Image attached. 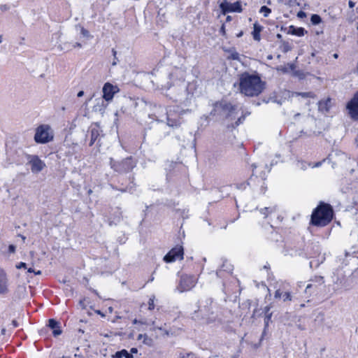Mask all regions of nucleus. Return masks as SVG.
Listing matches in <instances>:
<instances>
[{
	"label": "nucleus",
	"instance_id": "1",
	"mask_svg": "<svg viewBox=\"0 0 358 358\" xmlns=\"http://www.w3.org/2000/svg\"><path fill=\"white\" fill-rule=\"evenodd\" d=\"M238 86L240 93L246 96H257L265 89L266 82L263 81L259 73H250L245 71L239 76L238 83L234 86Z\"/></svg>",
	"mask_w": 358,
	"mask_h": 358
},
{
	"label": "nucleus",
	"instance_id": "2",
	"mask_svg": "<svg viewBox=\"0 0 358 358\" xmlns=\"http://www.w3.org/2000/svg\"><path fill=\"white\" fill-rule=\"evenodd\" d=\"M185 113V110H180L178 108L176 109H169L166 111V124L163 122V120L159 121L157 119V122L154 125V129L156 132L157 137L159 139L165 138L169 134V131H166V127L177 128L183 122L181 115Z\"/></svg>",
	"mask_w": 358,
	"mask_h": 358
},
{
	"label": "nucleus",
	"instance_id": "3",
	"mask_svg": "<svg viewBox=\"0 0 358 358\" xmlns=\"http://www.w3.org/2000/svg\"><path fill=\"white\" fill-rule=\"evenodd\" d=\"M285 255L292 257H301L312 258L318 254V250H315L313 243H306L303 239L294 243H287L283 250Z\"/></svg>",
	"mask_w": 358,
	"mask_h": 358
},
{
	"label": "nucleus",
	"instance_id": "4",
	"mask_svg": "<svg viewBox=\"0 0 358 358\" xmlns=\"http://www.w3.org/2000/svg\"><path fill=\"white\" fill-rule=\"evenodd\" d=\"M213 299L206 298L197 303L198 309L192 314V318L203 324H211L216 321L217 315L213 310Z\"/></svg>",
	"mask_w": 358,
	"mask_h": 358
},
{
	"label": "nucleus",
	"instance_id": "5",
	"mask_svg": "<svg viewBox=\"0 0 358 358\" xmlns=\"http://www.w3.org/2000/svg\"><path fill=\"white\" fill-rule=\"evenodd\" d=\"M334 216L332 206L329 203L320 201L312 213L310 223L315 227H325L332 221Z\"/></svg>",
	"mask_w": 358,
	"mask_h": 358
},
{
	"label": "nucleus",
	"instance_id": "6",
	"mask_svg": "<svg viewBox=\"0 0 358 358\" xmlns=\"http://www.w3.org/2000/svg\"><path fill=\"white\" fill-rule=\"evenodd\" d=\"M198 80H194L192 82L185 84V82H182L178 85V87H173L171 92H174L176 90L180 91V94L173 97V101L180 104L187 106L189 103L191 98L194 95H198L199 88Z\"/></svg>",
	"mask_w": 358,
	"mask_h": 358
},
{
	"label": "nucleus",
	"instance_id": "7",
	"mask_svg": "<svg viewBox=\"0 0 358 358\" xmlns=\"http://www.w3.org/2000/svg\"><path fill=\"white\" fill-rule=\"evenodd\" d=\"M212 106L209 115L215 117L217 120L232 119L237 108L236 105L224 99L214 102Z\"/></svg>",
	"mask_w": 358,
	"mask_h": 358
},
{
	"label": "nucleus",
	"instance_id": "8",
	"mask_svg": "<svg viewBox=\"0 0 358 358\" xmlns=\"http://www.w3.org/2000/svg\"><path fill=\"white\" fill-rule=\"evenodd\" d=\"M136 160L131 156L121 160H115L113 157L109 158L110 167L119 174L130 173L136 167Z\"/></svg>",
	"mask_w": 358,
	"mask_h": 358
},
{
	"label": "nucleus",
	"instance_id": "9",
	"mask_svg": "<svg viewBox=\"0 0 358 358\" xmlns=\"http://www.w3.org/2000/svg\"><path fill=\"white\" fill-rule=\"evenodd\" d=\"M50 127L48 124H41L36 129L34 141L36 143L45 144L53 140V135L50 133Z\"/></svg>",
	"mask_w": 358,
	"mask_h": 358
},
{
	"label": "nucleus",
	"instance_id": "10",
	"mask_svg": "<svg viewBox=\"0 0 358 358\" xmlns=\"http://www.w3.org/2000/svg\"><path fill=\"white\" fill-rule=\"evenodd\" d=\"M345 108L350 119L354 122H358V90L347 102Z\"/></svg>",
	"mask_w": 358,
	"mask_h": 358
},
{
	"label": "nucleus",
	"instance_id": "11",
	"mask_svg": "<svg viewBox=\"0 0 358 358\" xmlns=\"http://www.w3.org/2000/svg\"><path fill=\"white\" fill-rule=\"evenodd\" d=\"M196 285V278L194 275L182 274L180 276L176 290L182 293L192 289Z\"/></svg>",
	"mask_w": 358,
	"mask_h": 358
},
{
	"label": "nucleus",
	"instance_id": "12",
	"mask_svg": "<svg viewBox=\"0 0 358 358\" xmlns=\"http://www.w3.org/2000/svg\"><path fill=\"white\" fill-rule=\"evenodd\" d=\"M219 7L222 15H226L229 13H241L243 11L241 1H236L231 3L224 0L220 3Z\"/></svg>",
	"mask_w": 358,
	"mask_h": 358
},
{
	"label": "nucleus",
	"instance_id": "13",
	"mask_svg": "<svg viewBox=\"0 0 358 358\" xmlns=\"http://www.w3.org/2000/svg\"><path fill=\"white\" fill-rule=\"evenodd\" d=\"M29 156V155L27 154L23 149L18 148L8 154V159L11 163L22 165L28 159Z\"/></svg>",
	"mask_w": 358,
	"mask_h": 358
},
{
	"label": "nucleus",
	"instance_id": "14",
	"mask_svg": "<svg viewBox=\"0 0 358 358\" xmlns=\"http://www.w3.org/2000/svg\"><path fill=\"white\" fill-rule=\"evenodd\" d=\"M184 256V250L182 246H176L173 248L164 257V261L166 263H172L176 259H182Z\"/></svg>",
	"mask_w": 358,
	"mask_h": 358
},
{
	"label": "nucleus",
	"instance_id": "15",
	"mask_svg": "<svg viewBox=\"0 0 358 358\" xmlns=\"http://www.w3.org/2000/svg\"><path fill=\"white\" fill-rule=\"evenodd\" d=\"M27 161L28 164L31 166V172L34 173H38L42 171L46 166L45 162L36 155H29Z\"/></svg>",
	"mask_w": 358,
	"mask_h": 358
},
{
	"label": "nucleus",
	"instance_id": "16",
	"mask_svg": "<svg viewBox=\"0 0 358 358\" xmlns=\"http://www.w3.org/2000/svg\"><path fill=\"white\" fill-rule=\"evenodd\" d=\"M119 88L117 85L107 82L106 83L102 89L103 96L102 99L106 101H110L113 99L114 95L119 92Z\"/></svg>",
	"mask_w": 358,
	"mask_h": 358
},
{
	"label": "nucleus",
	"instance_id": "17",
	"mask_svg": "<svg viewBox=\"0 0 358 358\" xmlns=\"http://www.w3.org/2000/svg\"><path fill=\"white\" fill-rule=\"evenodd\" d=\"M48 328L52 330V334L54 337H57L58 336L61 335L62 333V330L61 329L59 322L54 318H51V319L48 320L47 327L41 329L40 334L43 335V334H45L47 331Z\"/></svg>",
	"mask_w": 358,
	"mask_h": 358
},
{
	"label": "nucleus",
	"instance_id": "18",
	"mask_svg": "<svg viewBox=\"0 0 358 358\" xmlns=\"http://www.w3.org/2000/svg\"><path fill=\"white\" fill-rule=\"evenodd\" d=\"M88 132L90 135V141L89 143V145L92 146L96 141L97 144H99L100 141L99 137L101 136V133L102 132L99 125L97 123L94 124L90 128Z\"/></svg>",
	"mask_w": 358,
	"mask_h": 358
},
{
	"label": "nucleus",
	"instance_id": "19",
	"mask_svg": "<svg viewBox=\"0 0 358 358\" xmlns=\"http://www.w3.org/2000/svg\"><path fill=\"white\" fill-rule=\"evenodd\" d=\"M129 184L127 185H124V183H121V187H114L113 186V188L117 190H119L122 192H129L130 193H133L134 191H135L136 189V184L134 183V175H130L128 177Z\"/></svg>",
	"mask_w": 358,
	"mask_h": 358
},
{
	"label": "nucleus",
	"instance_id": "20",
	"mask_svg": "<svg viewBox=\"0 0 358 358\" xmlns=\"http://www.w3.org/2000/svg\"><path fill=\"white\" fill-rule=\"evenodd\" d=\"M122 219V212L121 211V208L120 207H116L114 212L108 217V223L110 226L113 224L116 225L119 223Z\"/></svg>",
	"mask_w": 358,
	"mask_h": 358
},
{
	"label": "nucleus",
	"instance_id": "21",
	"mask_svg": "<svg viewBox=\"0 0 358 358\" xmlns=\"http://www.w3.org/2000/svg\"><path fill=\"white\" fill-rule=\"evenodd\" d=\"M232 267V265H231L230 264H227V260L224 261L221 266V268L217 270L216 271L217 276L219 278H222L224 277V274L225 273L227 274H230L233 270Z\"/></svg>",
	"mask_w": 358,
	"mask_h": 358
},
{
	"label": "nucleus",
	"instance_id": "22",
	"mask_svg": "<svg viewBox=\"0 0 358 358\" xmlns=\"http://www.w3.org/2000/svg\"><path fill=\"white\" fill-rule=\"evenodd\" d=\"M331 108V99L327 98L324 100H320L318 102V110L322 113H327Z\"/></svg>",
	"mask_w": 358,
	"mask_h": 358
},
{
	"label": "nucleus",
	"instance_id": "23",
	"mask_svg": "<svg viewBox=\"0 0 358 358\" xmlns=\"http://www.w3.org/2000/svg\"><path fill=\"white\" fill-rule=\"evenodd\" d=\"M107 104L105 103V100L103 99H96V103L93 106L92 110L95 113L103 114Z\"/></svg>",
	"mask_w": 358,
	"mask_h": 358
},
{
	"label": "nucleus",
	"instance_id": "24",
	"mask_svg": "<svg viewBox=\"0 0 358 358\" xmlns=\"http://www.w3.org/2000/svg\"><path fill=\"white\" fill-rule=\"evenodd\" d=\"M306 32L303 27H296L294 25H290L287 34L297 36H303Z\"/></svg>",
	"mask_w": 358,
	"mask_h": 358
},
{
	"label": "nucleus",
	"instance_id": "25",
	"mask_svg": "<svg viewBox=\"0 0 358 358\" xmlns=\"http://www.w3.org/2000/svg\"><path fill=\"white\" fill-rule=\"evenodd\" d=\"M263 29V27L260 25L258 22H255L253 24V31H252V35L253 39L257 41H259L261 40L260 33Z\"/></svg>",
	"mask_w": 358,
	"mask_h": 358
},
{
	"label": "nucleus",
	"instance_id": "26",
	"mask_svg": "<svg viewBox=\"0 0 358 358\" xmlns=\"http://www.w3.org/2000/svg\"><path fill=\"white\" fill-rule=\"evenodd\" d=\"M320 288L317 287V284L309 283L306 285L305 293L309 296L318 293Z\"/></svg>",
	"mask_w": 358,
	"mask_h": 358
},
{
	"label": "nucleus",
	"instance_id": "27",
	"mask_svg": "<svg viewBox=\"0 0 358 358\" xmlns=\"http://www.w3.org/2000/svg\"><path fill=\"white\" fill-rule=\"evenodd\" d=\"M134 358V356L130 354L127 350L122 349L121 350L117 351L113 355V358Z\"/></svg>",
	"mask_w": 358,
	"mask_h": 358
},
{
	"label": "nucleus",
	"instance_id": "28",
	"mask_svg": "<svg viewBox=\"0 0 358 358\" xmlns=\"http://www.w3.org/2000/svg\"><path fill=\"white\" fill-rule=\"evenodd\" d=\"M7 281V276L0 278V294H6L8 292Z\"/></svg>",
	"mask_w": 358,
	"mask_h": 358
},
{
	"label": "nucleus",
	"instance_id": "29",
	"mask_svg": "<svg viewBox=\"0 0 358 358\" xmlns=\"http://www.w3.org/2000/svg\"><path fill=\"white\" fill-rule=\"evenodd\" d=\"M141 338H143V343L145 345H147L148 346H152V343H153V340L151 338L148 337V336L147 334H139L138 336L137 339L138 340H141Z\"/></svg>",
	"mask_w": 358,
	"mask_h": 358
},
{
	"label": "nucleus",
	"instance_id": "30",
	"mask_svg": "<svg viewBox=\"0 0 358 358\" xmlns=\"http://www.w3.org/2000/svg\"><path fill=\"white\" fill-rule=\"evenodd\" d=\"M310 22L313 25H317L322 22V17L318 14H313L310 16Z\"/></svg>",
	"mask_w": 358,
	"mask_h": 358
},
{
	"label": "nucleus",
	"instance_id": "31",
	"mask_svg": "<svg viewBox=\"0 0 358 358\" xmlns=\"http://www.w3.org/2000/svg\"><path fill=\"white\" fill-rule=\"evenodd\" d=\"M306 74L302 70H295L292 73V76L298 78L299 80H303L306 78Z\"/></svg>",
	"mask_w": 358,
	"mask_h": 358
},
{
	"label": "nucleus",
	"instance_id": "32",
	"mask_svg": "<svg viewBox=\"0 0 358 358\" xmlns=\"http://www.w3.org/2000/svg\"><path fill=\"white\" fill-rule=\"evenodd\" d=\"M245 115H242L241 117H239L237 119V120L234 123L231 124V128L235 129L238 125L242 124L245 121ZM228 127L229 128L230 126L229 125Z\"/></svg>",
	"mask_w": 358,
	"mask_h": 358
},
{
	"label": "nucleus",
	"instance_id": "33",
	"mask_svg": "<svg viewBox=\"0 0 358 358\" xmlns=\"http://www.w3.org/2000/svg\"><path fill=\"white\" fill-rule=\"evenodd\" d=\"M311 283L317 284V287L324 283V278L322 276H315L314 279H311Z\"/></svg>",
	"mask_w": 358,
	"mask_h": 358
},
{
	"label": "nucleus",
	"instance_id": "34",
	"mask_svg": "<svg viewBox=\"0 0 358 358\" xmlns=\"http://www.w3.org/2000/svg\"><path fill=\"white\" fill-rule=\"evenodd\" d=\"M275 210V208L265 207L260 209V213L263 214L265 217H266L268 215V214L271 213Z\"/></svg>",
	"mask_w": 358,
	"mask_h": 358
},
{
	"label": "nucleus",
	"instance_id": "35",
	"mask_svg": "<svg viewBox=\"0 0 358 358\" xmlns=\"http://www.w3.org/2000/svg\"><path fill=\"white\" fill-rule=\"evenodd\" d=\"M273 313L264 314V331L268 327L269 322L271 321Z\"/></svg>",
	"mask_w": 358,
	"mask_h": 358
},
{
	"label": "nucleus",
	"instance_id": "36",
	"mask_svg": "<svg viewBox=\"0 0 358 358\" xmlns=\"http://www.w3.org/2000/svg\"><path fill=\"white\" fill-rule=\"evenodd\" d=\"M282 52H287L292 50V47L289 45V42L285 41H282Z\"/></svg>",
	"mask_w": 358,
	"mask_h": 358
},
{
	"label": "nucleus",
	"instance_id": "37",
	"mask_svg": "<svg viewBox=\"0 0 358 358\" xmlns=\"http://www.w3.org/2000/svg\"><path fill=\"white\" fill-rule=\"evenodd\" d=\"M259 12L262 13L264 17H268V15L271 13V9L266 6H262L260 8Z\"/></svg>",
	"mask_w": 358,
	"mask_h": 358
},
{
	"label": "nucleus",
	"instance_id": "38",
	"mask_svg": "<svg viewBox=\"0 0 358 358\" xmlns=\"http://www.w3.org/2000/svg\"><path fill=\"white\" fill-rule=\"evenodd\" d=\"M178 358H196V356L194 353L191 352L187 354L180 353Z\"/></svg>",
	"mask_w": 358,
	"mask_h": 358
},
{
	"label": "nucleus",
	"instance_id": "39",
	"mask_svg": "<svg viewBox=\"0 0 358 358\" xmlns=\"http://www.w3.org/2000/svg\"><path fill=\"white\" fill-rule=\"evenodd\" d=\"M155 296L153 295L152 297L150 298L148 301V310H152L155 308Z\"/></svg>",
	"mask_w": 358,
	"mask_h": 358
},
{
	"label": "nucleus",
	"instance_id": "40",
	"mask_svg": "<svg viewBox=\"0 0 358 358\" xmlns=\"http://www.w3.org/2000/svg\"><path fill=\"white\" fill-rule=\"evenodd\" d=\"M80 34L85 38H92L89 31L84 27H81Z\"/></svg>",
	"mask_w": 358,
	"mask_h": 358
},
{
	"label": "nucleus",
	"instance_id": "41",
	"mask_svg": "<svg viewBox=\"0 0 358 358\" xmlns=\"http://www.w3.org/2000/svg\"><path fill=\"white\" fill-rule=\"evenodd\" d=\"M229 58L232 60H239V54L236 51L234 50L233 52H231Z\"/></svg>",
	"mask_w": 358,
	"mask_h": 358
},
{
	"label": "nucleus",
	"instance_id": "42",
	"mask_svg": "<svg viewBox=\"0 0 358 358\" xmlns=\"http://www.w3.org/2000/svg\"><path fill=\"white\" fill-rule=\"evenodd\" d=\"M178 85H173L171 86L169 90V96H170V98L171 99H173V97L176 95H177L178 94H180V91H178V90H176L174 92H171V90L173 88V87H178Z\"/></svg>",
	"mask_w": 358,
	"mask_h": 358
},
{
	"label": "nucleus",
	"instance_id": "43",
	"mask_svg": "<svg viewBox=\"0 0 358 358\" xmlns=\"http://www.w3.org/2000/svg\"><path fill=\"white\" fill-rule=\"evenodd\" d=\"M282 299H283L284 301H291L292 300L291 294L289 292H286L284 294H282Z\"/></svg>",
	"mask_w": 358,
	"mask_h": 358
},
{
	"label": "nucleus",
	"instance_id": "44",
	"mask_svg": "<svg viewBox=\"0 0 358 358\" xmlns=\"http://www.w3.org/2000/svg\"><path fill=\"white\" fill-rule=\"evenodd\" d=\"M277 70L282 71L283 73H287L289 72L287 66H280L277 68Z\"/></svg>",
	"mask_w": 358,
	"mask_h": 358
},
{
	"label": "nucleus",
	"instance_id": "45",
	"mask_svg": "<svg viewBox=\"0 0 358 358\" xmlns=\"http://www.w3.org/2000/svg\"><path fill=\"white\" fill-rule=\"evenodd\" d=\"M287 66L289 71L290 70L292 71V73L296 70V65L294 63H288Z\"/></svg>",
	"mask_w": 358,
	"mask_h": 358
},
{
	"label": "nucleus",
	"instance_id": "46",
	"mask_svg": "<svg viewBox=\"0 0 358 358\" xmlns=\"http://www.w3.org/2000/svg\"><path fill=\"white\" fill-rule=\"evenodd\" d=\"M15 267L17 269L27 268V264L24 263V262H21L18 263L17 264H16Z\"/></svg>",
	"mask_w": 358,
	"mask_h": 358
},
{
	"label": "nucleus",
	"instance_id": "47",
	"mask_svg": "<svg viewBox=\"0 0 358 358\" xmlns=\"http://www.w3.org/2000/svg\"><path fill=\"white\" fill-rule=\"evenodd\" d=\"M220 34L223 36H226V29H225V24H222L220 29Z\"/></svg>",
	"mask_w": 358,
	"mask_h": 358
},
{
	"label": "nucleus",
	"instance_id": "48",
	"mask_svg": "<svg viewBox=\"0 0 358 358\" xmlns=\"http://www.w3.org/2000/svg\"><path fill=\"white\" fill-rule=\"evenodd\" d=\"M297 17L300 19H303L304 17H306V13L303 11V10H299L298 13H297Z\"/></svg>",
	"mask_w": 358,
	"mask_h": 358
},
{
	"label": "nucleus",
	"instance_id": "49",
	"mask_svg": "<svg viewBox=\"0 0 358 358\" xmlns=\"http://www.w3.org/2000/svg\"><path fill=\"white\" fill-rule=\"evenodd\" d=\"M15 250H16L15 245H14L13 244H10L8 245V250L9 253H14L15 252Z\"/></svg>",
	"mask_w": 358,
	"mask_h": 358
},
{
	"label": "nucleus",
	"instance_id": "50",
	"mask_svg": "<svg viewBox=\"0 0 358 358\" xmlns=\"http://www.w3.org/2000/svg\"><path fill=\"white\" fill-rule=\"evenodd\" d=\"M282 296V293L281 292V291L280 289H277L275 292L274 297L275 299L280 298Z\"/></svg>",
	"mask_w": 358,
	"mask_h": 358
},
{
	"label": "nucleus",
	"instance_id": "51",
	"mask_svg": "<svg viewBox=\"0 0 358 358\" xmlns=\"http://www.w3.org/2000/svg\"><path fill=\"white\" fill-rule=\"evenodd\" d=\"M300 94L303 97H305V98L313 97V93L312 92H302Z\"/></svg>",
	"mask_w": 358,
	"mask_h": 358
},
{
	"label": "nucleus",
	"instance_id": "52",
	"mask_svg": "<svg viewBox=\"0 0 358 358\" xmlns=\"http://www.w3.org/2000/svg\"><path fill=\"white\" fill-rule=\"evenodd\" d=\"M271 308V305H268V306H266L264 308V314H268V313H270V310Z\"/></svg>",
	"mask_w": 358,
	"mask_h": 358
},
{
	"label": "nucleus",
	"instance_id": "53",
	"mask_svg": "<svg viewBox=\"0 0 358 358\" xmlns=\"http://www.w3.org/2000/svg\"><path fill=\"white\" fill-rule=\"evenodd\" d=\"M6 272L3 271V268H0V278L6 277Z\"/></svg>",
	"mask_w": 358,
	"mask_h": 358
},
{
	"label": "nucleus",
	"instance_id": "54",
	"mask_svg": "<svg viewBox=\"0 0 358 358\" xmlns=\"http://www.w3.org/2000/svg\"><path fill=\"white\" fill-rule=\"evenodd\" d=\"M137 352H138V349L136 348H131L129 353L133 355V354H136Z\"/></svg>",
	"mask_w": 358,
	"mask_h": 358
},
{
	"label": "nucleus",
	"instance_id": "55",
	"mask_svg": "<svg viewBox=\"0 0 358 358\" xmlns=\"http://www.w3.org/2000/svg\"><path fill=\"white\" fill-rule=\"evenodd\" d=\"M348 6L350 8H353L355 6V3L351 0L348 1Z\"/></svg>",
	"mask_w": 358,
	"mask_h": 358
},
{
	"label": "nucleus",
	"instance_id": "56",
	"mask_svg": "<svg viewBox=\"0 0 358 358\" xmlns=\"http://www.w3.org/2000/svg\"><path fill=\"white\" fill-rule=\"evenodd\" d=\"M73 48H81L82 47V44L79 42H76L74 44H73Z\"/></svg>",
	"mask_w": 358,
	"mask_h": 358
},
{
	"label": "nucleus",
	"instance_id": "57",
	"mask_svg": "<svg viewBox=\"0 0 358 358\" xmlns=\"http://www.w3.org/2000/svg\"><path fill=\"white\" fill-rule=\"evenodd\" d=\"M85 92L83 90H80L79 91L78 93H77V96L78 97H82L83 95H84Z\"/></svg>",
	"mask_w": 358,
	"mask_h": 358
},
{
	"label": "nucleus",
	"instance_id": "58",
	"mask_svg": "<svg viewBox=\"0 0 358 358\" xmlns=\"http://www.w3.org/2000/svg\"><path fill=\"white\" fill-rule=\"evenodd\" d=\"M12 324H13V327H14V328L17 327H18V325H19L18 322H17L15 320H13L12 321Z\"/></svg>",
	"mask_w": 358,
	"mask_h": 358
},
{
	"label": "nucleus",
	"instance_id": "59",
	"mask_svg": "<svg viewBox=\"0 0 358 358\" xmlns=\"http://www.w3.org/2000/svg\"><path fill=\"white\" fill-rule=\"evenodd\" d=\"M94 94H92L90 98H88L86 101H85V104L87 105L92 99V98L94 97Z\"/></svg>",
	"mask_w": 358,
	"mask_h": 358
},
{
	"label": "nucleus",
	"instance_id": "60",
	"mask_svg": "<svg viewBox=\"0 0 358 358\" xmlns=\"http://www.w3.org/2000/svg\"><path fill=\"white\" fill-rule=\"evenodd\" d=\"M276 37H277V38H278V39H280V42H281L282 41H283V40H282V34H277Z\"/></svg>",
	"mask_w": 358,
	"mask_h": 358
},
{
	"label": "nucleus",
	"instance_id": "61",
	"mask_svg": "<svg viewBox=\"0 0 358 358\" xmlns=\"http://www.w3.org/2000/svg\"><path fill=\"white\" fill-rule=\"evenodd\" d=\"M117 60H118V59H117V57H114V59H113V63H112V65H113V66H115V65L117 64Z\"/></svg>",
	"mask_w": 358,
	"mask_h": 358
},
{
	"label": "nucleus",
	"instance_id": "62",
	"mask_svg": "<svg viewBox=\"0 0 358 358\" xmlns=\"http://www.w3.org/2000/svg\"><path fill=\"white\" fill-rule=\"evenodd\" d=\"M231 20H232L231 16H230V15H227V17H226V22H227L231 21Z\"/></svg>",
	"mask_w": 358,
	"mask_h": 358
},
{
	"label": "nucleus",
	"instance_id": "63",
	"mask_svg": "<svg viewBox=\"0 0 358 358\" xmlns=\"http://www.w3.org/2000/svg\"><path fill=\"white\" fill-rule=\"evenodd\" d=\"M243 35V31H241L239 33H238V34H236V36H237L238 38H240V37H241Z\"/></svg>",
	"mask_w": 358,
	"mask_h": 358
},
{
	"label": "nucleus",
	"instance_id": "64",
	"mask_svg": "<svg viewBox=\"0 0 358 358\" xmlns=\"http://www.w3.org/2000/svg\"><path fill=\"white\" fill-rule=\"evenodd\" d=\"M27 272L28 273H34L35 270L32 268H27Z\"/></svg>",
	"mask_w": 358,
	"mask_h": 358
}]
</instances>
